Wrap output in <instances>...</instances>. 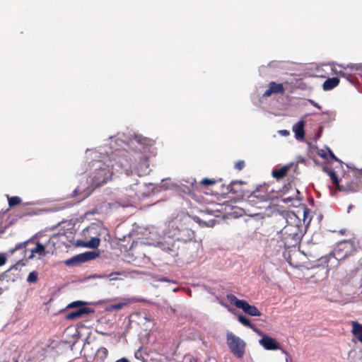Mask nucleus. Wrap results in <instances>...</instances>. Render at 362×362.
Returning a JSON list of instances; mask_svg holds the SVG:
<instances>
[{"label": "nucleus", "mask_w": 362, "mask_h": 362, "mask_svg": "<svg viewBox=\"0 0 362 362\" xmlns=\"http://www.w3.org/2000/svg\"><path fill=\"white\" fill-rule=\"evenodd\" d=\"M160 247L163 250L170 253L173 257L178 256L179 246L176 240L168 238L163 242L160 243Z\"/></svg>", "instance_id": "nucleus-12"}, {"label": "nucleus", "mask_w": 362, "mask_h": 362, "mask_svg": "<svg viewBox=\"0 0 362 362\" xmlns=\"http://www.w3.org/2000/svg\"><path fill=\"white\" fill-rule=\"evenodd\" d=\"M281 134L284 136H287L289 134V132L287 130H281Z\"/></svg>", "instance_id": "nucleus-43"}, {"label": "nucleus", "mask_w": 362, "mask_h": 362, "mask_svg": "<svg viewBox=\"0 0 362 362\" xmlns=\"http://www.w3.org/2000/svg\"><path fill=\"white\" fill-rule=\"evenodd\" d=\"M243 184L242 181H232L228 187L229 192L238 195H240L243 193L241 185Z\"/></svg>", "instance_id": "nucleus-19"}, {"label": "nucleus", "mask_w": 362, "mask_h": 362, "mask_svg": "<svg viewBox=\"0 0 362 362\" xmlns=\"http://www.w3.org/2000/svg\"><path fill=\"white\" fill-rule=\"evenodd\" d=\"M272 194L267 185H260L250 195L247 202L250 205H257L259 202H268L272 199Z\"/></svg>", "instance_id": "nucleus-6"}, {"label": "nucleus", "mask_w": 362, "mask_h": 362, "mask_svg": "<svg viewBox=\"0 0 362 362\" xmlns=\"http://www.w3.org/2000/svg\"><path fill=\"white\" fill-rule=\"evenodd\" d=\"M353 208H354V206L353 204H350L347 209L348 213H349Z\"/></svg>", "instance_id": "nucleus-44"}, {"label": "nucleus", "mask_w": 362, "mask_h": 362, "mask_svg": "<svg viewBox=\"0 0 362 362\" xmlns=\"http://www.w3.org/2000/svg\"><path fill=\"white\" fill-rule=\"evenodd\" d=\"M19 264L20 262H18L17 264L12 266L9 269L3 273L0 276V280L6 278L8 279V281L11 280L12 281H14L17 279L21 278V271L18 269Z\"/></svg>", "instance_id": "nucleus-14"}, {"label": "nucleus", "mask_w": 362, "mask_h": 362, "mask_svg": "<svg viewBox=\"0 0 362 362\" xmlns=\"http://www.w3.org/2000/svg\"><path fill=\"white\" fill-rule=\"evenodd\" d=\"M268 203H269V202H259V203H258V204H257V205H251V206H255V207H256V208H257V209H259L263 210V209H264V208H265V207H266V206H267V204Z\"/></svg>", "instance_id": "nucleus-34"}, {"label": "nucleus", "mask_w": 362, "mask_h": 362, "mask_svg": "<svg viewBox=\"0 0 362 362\" xmlns=\"http://www.w3.org/2000/svg\"><path fill=\"white\" fill-rule=\"evenodd\" d=\"M339 83V79L337 77L329 78L325 81L323 83L322 87L325 90H329L336 86H337Z\"/></svg>", "instance_id": "nucleus-22"}, {"label": "nucleus", "mask_w": 362, "mask_h": 362, "mask_svg": "<svg viewBox=\"0 0 362 362\" xmlns=\"http://www.w3.org/2000/svg\"><path fill=\"white\" fill-rule=\"evenodd\" d=\"M96 256L97 254L94 252H86L68 259L66 261V264L73 265L75 264L83 263L88 260L95 259Z\"/></svg>", "instance_id": "nucleus-13"}, {"label": "nucleus", "mask_w": 362, "mask_h": 362, "mask_svg": "<svg viewBox=\"0 0 362 362\" xmlns=\"http://www.w3.org/2000/svg\"><path fill=\"white\" fill-rule=\"evenodd\" d=\"M259 343L266 350L274 351L281 349L284 354H285L286 355H288L286 351H285L284 349H281L280 343L277 341L274 338H272L267 335H264L263 337L259 340Z\"/></svg>", "instance_id": "nucleus-11"}, {"label": "nucleus", "mask_w": 362, "mask_h": 362, "mask_svg": "<svg viewBox=\"0 0 362 362\" xmlns=\"http://www.w3.org/2000/svg\"><path fill=\"white\" fill-rule=\"evenodd\" d=\"M351 332L357 339L362 343V324L356 321L351 322Z\"/></svg>", "instance_id": "nucleus-20"}, {"label": "nucleus", "mask_w": 362, "mask_h": 362, "mask_svg": "<svg viewBox=\"0 0 362 362\" xmlns=\"http://www.w3.org/2000/svg\"><path fill=\"white\" fill-rule=\"evenodd\" d=\"M87 303L84 301L77 300L69 303L66 308H76V310L69 312L66 315V319L72 320L80 318L85 315L94 313V310L88 307H86Z\"/></svg>", "instance_id": "nucleus-7"}, {"label": "nucleus", "mask_w": 362, "mask_h": 362, "mask_svg": "<svg viewBox=\"0 0 362 362\" xmlns=\"http://www.w3.org/2000/svg\"><path fill=\"white\" fill-rule=\"evenodd\" d=\"M290 165H284L279 169L272 171V176L276 180H280L284 177L290 169Z\"/></svg>", "instance_id": "nucleus-21"}, {"label": "nucleus", "mask_w": 362, "mask_h": 362, "mask_svg": "<svg viewBox=\"0 0 362 362\" xmlns=\"http://www.w3.org/2000/svg\"><path fill=\"white\" fill-rule=\"evenodd\" d=\"M28 243H29V240H27L23 243L17 244L14 248H13L10 250L11 253H13L16 250H18L19 249L25 248L27 246V245L28 244Z\"/></svg>", "instance_id": "nucleus-30"}, {"label": "nucleus", "mask_w": 362, "mask_h": 362, "mask_svg": "<svg viewBox=\"0 0 362 362\" xmlns=\"http://www.w3.org/2000/svg\"><path fill=\"white\" fill-rule=\"evenodd\" d=\"M254 332H255L256 333H257L260 336H264V334L262 333V332L261 330H259L258 328H257L255 327V325H254V327L253 328H251Z\"/></svg>", "instance_id": "nucleus-39"}, {"label": "nucleus", "mask_w": 362, "mask_h": 362, "mask_svg": "<svg viewBox=\"0 0 362 362\" xmlns=\"http://www.w3.org/2000/svg\"><path fill=\"white\" fill-rule=\"evenodd\" d=\"M82 194H83V192L78 188H76L72 192L71 197H77L78 195H81L78 200L81 201L87 197L86 194L82 195Z\"/></svg>", "instance_id": "nucleus-28"}, {"label": "nucleus", "mask_w": 362, "mask_h": 362, "mask_svg": "<svg viewBox=\"0 0 362 362\" xmlns=\"http://www.w3.org/2000/svg\"><path fill=\"white\" fill-rule=\"evenodd\" d=\"M134 140L139 144L144 147L151 146L154 144V140L148 137H144L142 135L136 134L134 136Z\"/></svg>", "instance_id": "nucleus-18"}, {"label": "nucleus", "mask_w": 362, "mask_h": 362, "mask_svg": "<svg viewBox=\"0 0 362 362\" xmlns=\"http://www.w3.org/2000/svg\"><path fill=\"white\" fill-rule=\"evenodd\" d=\"M93 229H95L93 227H89V228H88L86 229V230H87V231H89V230H93Z\"/></svg>", "instance_id": "nucleus-45"}, {"label": "nucleus", "mask_w": 362, "mask_h": 362, "mask_svg": "<svg viewBox=\"0 0 362 362\" xmlns=\"http://www.w3.org/2000/svg\"><path fill=\"white\" fill-rule=\"evenodd\" d=\"M352 258V261H357L358 265H362V250L356 248L354 240H343L339 242L334 250L329 255L320 259L321 264H325L327 270L337 267L339 261Z\"/></svg>", "instance_id": "nucleus-1"}, {"label": "nucleus", "mask_w": 362, "mask_h": 362, "mask_svg": "<svg viewBox=\"0 0 362 362\" xmlns=\"http://www.w3.org/2000/svg\"><path fill=\"white\" fill-rule=\"evenodd\" d=\"M238 321L245 327H249V328H253L254 325L250 322L249 319H247L246 317H245L243 315H239L238 316Z\"/></svg>", "instance_id": "nucleus-26"}, {"label": "nucleus", "mask_w": 362, "mask_h": 362, "mask_svg": "<svg viewBox=\"0 0 362 362\" xmlns=\"http://www.w3.org/2000/svg\"><path fill=\"white\" fill-rule=\"evenodd\" d=\"M125 305H127V303H119L112 304L110 306L109 310H119L122 309Z\"/></svg>", "instance_id": "nucleus-29"}, {"label": "nucleus", "mask_w": 362, "mask_h": 362, "mask_svg": "<svg viewBox=\"0 0 362 362\" xmlns=\"http://www.w3.org/2000/svg\"><path fill=\"white\" fill-rule=\"evenodd\" d=\"M3 293V290L1 288H0V296Z\"/></svg>", "instance_id": "nucleus-48"}, {"label": "nucleus", "mask_w": 362, "mask_h": 362, "mask_svg": "<svg viewBox=\"0 0 362 362\" xmlns=\"http://www.w3.org/2000/svg\"><path fill=\"white\" fill-rule=\"evenodd\" d=\"M227 300L230 304L236 308L242 309L246 314L250 316L259 317L262 315L260 311L255 305H250L245 300H240L233 294L227 295Z\"/></svg>", "instance_id": "nucleus-8"}, {"label": "nucleus", "mask_w": 362, "mask_h": 362, "mask_svg": "<svg viewBox=\"0 0 362 362\" xmlns=\"http://www.w3.org/2000/svg\"><path fill=\"white\" fill-rule=\"evenodd\" d=\"M134 153L132 154L126 150H117L115 152L114 156L111 162H114L111 164L112 170L117 171L120 169L123 170L127 175L132 172L133 167H136L134 163Z\"/></svg>", "instance_id": "nucleus-3"}, {"label": "nucleus", "mask_w": 362, "mask_h": 362, "mask_svg": "<svg viewBox=\"0 0 362 362\" xmlns=\"http://www.w3.org/2000/svg\"><path fill=\"white\" fill-rule=\"evenodd\" d=\"M134 163L136 167H133V170L136 171L139 176H143L148 173V158L143 153L134 152Z\"/></svg>", "instance_id": "nucleus-9"}, {"label": "nucleus", "mask_w": 362, "mask_h": 362, "mask_svg": "<svg viewBox=\"0 0 362 362\" xmlns=\"http://www.w3.org/2000/svg\"><path fill=\"white\" fill-rule=\"evenodd\" d=\"M285 89L282 83H277L274 81H272L269 84V88L263 93L264 97H269L272 93L274 94H283L284 93Z\"/></svg>", "instance_id": "nucleus-16"}, {"label": "nucleus", "mask_w": 362, "mask_h": 362, "mask_svg": "<svg viewBox=\"0 0 362 362\" xmlns=\"http://www.w3.org/2000/svg\"><path fill=\"white\" fill-rule=\"evenodd\" d=\"M245 165V161L241 160L235 162L234 167L236 170H241L244 168Z\"/></svg>", "instance_id": "nucleus-33"}, {"label": "nucleus", "mask_w": 362, "mask_h": 362, "mask_svg": "<svg viewBox=\"0 0 362 362\" xmlns=\"http://www.w3.org/2000/svg\"><path fill=\"white\" fill-rule=\"evenodd\" d=\"M37 280V274L35 272H32L29 274L27 281L29 283H35Z\"/></svg>", "instance_id": "nucleus-31"}, {"label": "nucleus", "mask_w": 362, "mask_h": 362, "mask_svg": "<svg viewBox=\"0 0 362 362\" xmlns=\"http://www.w3.org/2000/svg\"><path fill=\"white\" fill-rule=\"evenodd\" d=\"M134 356L137 359L142 358V352L140 349H137L134 353Z\"/></svg>", "instance_id": "nucleus-37"}, {"label": "nucleus", "mask_w": 362, "mask_h": 362, "mask_svg": "<svg viewBox=\"0 0 362 362\" xmlns=\"http://www.w3.org/2000/svg\"><path fill=\"white\" fill-rule=\"evenodd\" d=\"M109 170L100 168L97 170L93 177V182L95 185H101L107 182L109 177Z\"/></svg>", "instance_id": "nucleus-15"}, {"label": "nucleus", "mask_w": 362, "mask_h": 362, "mask_svg": "<svg viewBox=\"0 0 362 362\" xmlns=\"http://www.w3.org/2000/svg\"><path fill=\"white\" fill-rule=\"evenodd\" d=\"M356 70H360L361 69V66H357V67L356 68Z\"/></svg>", "instance_id": "nucleus-47"}, {"label": "nucleus", "mask_w": 362, "mask_h": 362, "mask_svg": "<svg viewBox=\"0 0 362 362\" xmlns=\"http://www.w3.org/2000/svg\"><path fill=\"white\" fill-rule=\"evenodd\" d=\"M347 170L339 178L334 172L329 173L330 178L337 190L346 194L358 192L362 189V169L346 164Z\"/></svg>", "instance_id": "nucleus-2"}, {"label": "nucleus", "mask_w": 362, "mask_h": 362, "mask_svg": "<svg viewBox=\"0 0 362 362\" xmlns=\"http://www.w3.org/2000/svg\"><path fill=\"white\" fill-rule=\"evenodd\" d=\"M8 205L10 207L18 205L21 202V199L19 197H8Z\"/></svg>", "instance_id": "nucleus-27"}, {"label": "nucleus", "mask_w": 362, "mask_h": 362, "mask_svg": "<svg viewBox=\"0 0 362 362\" xmlns=\"http://www.w3.org/2000/svg\"><path fill=\"white\" fill-rule=\"evenodd\" d=\"M283 218L287 223L282 230L284 234L295 241L300 240L303 235L300 220L291 211L283 213Z\"/></svg>", "instance_id": "nucleus-4"}, {"label": "nucleus", "mask_w": 362, "mask_h": 362, "mask_svg": "<svg viewBox=\"0 0 362 362\" xmlns=\"http://www.w3.org/2000/svg\"><path fill=\"white\" fill-rule=\"evenodd\" d=\"M304 126L305 122L303 120L299 121L296 123L293 127V131L295 133V137L297 140L302 141L305 137V132H304Z\"/></svg>", "instance_id": "nucleus-17"}, {"label": "nucleus", "mask_w": 362, "mask_h": 362, "mask_svg": "<svg viewBox=\"0 0 362 362\" xmlns=\"http://www.w3.org/2000/svg\"><path fill=\"white\" fill-rule=\"evenodd\" d=\"M100 243L99 237H93L89 241L84 243L83 246L91 249H96L99 247Z\"/></svg>", "instance_id": "nucleus-25"}, {"label": "nucleus", "mask_w": 362, "mask_h": 362, "mask_svg": "<svg viewBox=\"0 0 362 362\" xmlns=\"http://www.w3.org/2000/svg\"><path fill=\"white\" fill-rule=\"evenodd\" d=\"M108 355V351L105 347H100L98 349L95 355L96 361L103 362Z\"/></svg>", "instance_id": "nucleus-24"}, {"label": "nucleus", "mask_w": 362, "mask_h": 362, "mask_svg": "<svg viewBox=\"0 0 362 362\" xmlns=\"http://www.w3.org/2000/svg\"><path fill=\"white\" fill-rule=\"evenodd\" d=\"M115 362H129V361L126 358H122L120 359L117 360Z\"/></svg>", "instance_id": "nucleus-42"}, {"label": "nucleus", "mask_w": 362, "mask_h": 362, "mask_svg": "<svg viewBox=\"0 0 362 362\" xmlns=\"http://www.w3.org/2000/svg\"><path fill=\"white\" fill-rule=\"evenodd\" d=\"M122 274V273H120V272H113V273H111V274H109V275H105V276L111 277V279H110L111 280H117V278H116L115 276H113V277H112V276H114V275H119V274Z\"/></svg>", "instance_id": "nucleus-38"}, {"label": "nucleus", "mask_w": 362, "mask_h": 362, "mask_svg": "<svg viewBox=\"0 0 362 362\" xmlns=\"http://www.w3.org/2000/svg\"><path fill=\"white\" fill-rule=\"evenodd\" d=\"M293 199L291 197H286L283 199L284 202L286 204H288Z\"/></svg>", "instance_id": "nucleus-41"}, {"label": "nucleus", "mask_w": 362, "mask_h": 362, "mask_svg": "<svg viewBox=\"0 0 362 362\" xmlns=\"http://www.w3.org/2000/svg\"><path fill=\"white\" fill-rule=\"evenodd\" d=\"M226 341L230 351L233 355L238 358H241L244 356L246 344L243 339L232 332H228Z\"/></svg>", "instance_id": "nucleus-5"}, {"label": "nucleus", "mask_w": 362, "mask_h": 362, "mask_svg": "<svg viewBox=\"0 0 362 362\" xmlns=\"http://www.w3.org/2000/svg\"><path fill=\"white\" fill-rule=\"evenodd\" d=\"M216 182V181L214 179H209V178H204L200 181V184L208 186V185H214Z\"/></svg>", "instance_id": "nucleus-32"}, {"label": "nucleus", "mask_w": 362, "mask_h": 362, "mask_svg": "<svg viewBox=\"0 0 362 362\" xmlns=\"http://www.w3.org/2000/svg\"><path fill=\"white\" fill-rule=\"evenodd\" d=\"M322 158H325L326 155L325 153L320 154Z\"/></svg>", "instance_id": "nucleus-46"}, {"label": "nucleus", "mask_w": 362, "mask_h": 362, "mask_svg": "<svg viewBox=\"0 0 362 362\" xmlns=\"http://www.w3.org/2000/svg\"><path fill=\"white\" fill-rule=\"evenodd\" d=\"M329 154L331 158L337 161H340L330 149H329Z\"/></svg>", "instance_id": "nucleus-40"}, {"label": "nucleus", "mask_w": 362, "mask_h": 362, "mask_svg": "<svg viewBox=\"0 0 362 362\" xmlns=\"http://www.w3.org/2000/svg\"><path fill=\"white\" fill-rule=\"evenodd\" d=\"M6 257L4 254L0 253V267L4 265L6 262Z\"/></svg>", "instance_id": "nucleus-35"}, {"label": "nucleus", "mask_w": 362, "mask_h": 362, "mask_svg": "<svg viewBox=\"0 0 362 362\" xmlns=\"http://www.w3.org/2000/svg\"><path fill=\"white\" fill-rule=\"evenodd\" d=\"M35 253L40 256H45L46 255L45 247L40 242H37L35 247L31 249V255L28 257V259H32Z\"/></svg>", "instance_id": "nucleus-23"}, {"label": "nucleus", "mask_w": 362, "mask_h": 362, "mask_svg": "<svg viewBox=\"0 0 362 362\" xmlns=\"http://www.w3.org/2000/svg\"><path fill=\"white\" fill-rule=\"evenodd\" d=\"M308 101L312 105L317 107L318 110L322 109V107L317 103H316L315 100H313L312 99H309Z\"/></svg>", "instance_id": "nucleus-36"}, {"label": "nucleus", "mask_w": 362, "mask_h": 362, "mask_svg": "<svg viewBox=\"0 0 362 362\" xmlns=\"http://www.w3.org/2000/svg\"><path fill=\"white\" fill-rule=\"evenodd\" d=\"M289 212L288 211L281 210V207L277 204H273L269 202L266 207L264 208L261 212L251 214V216H258L260 218H264L265 217H271L274 216L280 215L283 217V213Z\"/></svg>", "instance_id": "nucleus-10"}]
</instances>
